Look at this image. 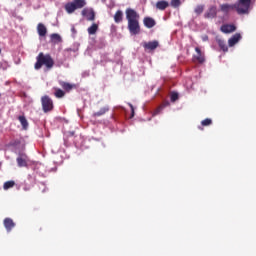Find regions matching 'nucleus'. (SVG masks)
<instances>
[{
  "instance_id": "nucleus-1",
  "label": "nucleus",
  "mask_w": 256,
  "mask_h": 256,
  "mask_svg": "<svg viewBox=\"0 0 256 256\" xmlns=\"http://www.w3.org/2000/svg\"><path fill=\"white\" fill-rule=\"evenodd\" d=\"M126 19L128 21V31L130 35H139L141 33V25L139 24V13L133 8L126 9Z\"/></svg>"
},
{
  "instance_id": "nucleus-2",
  "label": "nucleus",
  "mask_w": 256,
  "mask_h": 256,
  "mask_svg": "<svg viewBox=\"0 0 256 256\" xmlns=\"http://www.w3.org/2000/svg\"><path fill=\"white\" fill-rule=\"evenodd\" d=\"M43 65L48 69H53V66L55 65V61L51 57V54H45L43 52H40L38 56L36 57V63L34 64V69L36 71H39Z\"/></svg>"
},
{
  "instance_id": "nucleus-3",
  "label": "nucleus",
  "mask_w": 256,
  "mask_h": 256,
  "mask_svg": "<svg viewBox=\"0 0 256 256\" xmlns=\"http://www.w3.org/2000/svg\"><path fill=\"white\" fill-rule=\"evenodd\" d=\"M87 5L85 0H73V2H68L65 4V11L69 14L75 13L77 9H83Z\"/></svg>"
},
{
  "instance_id": "nucleus-4",
  "label": "nucleus",
  "mask_w": 256,
  "mask_h": 256,
  "mask_svg": "<svg viewBox=\"0 0 256 256\" xmlns=\"http://www.w3.org/2000/svg\"><path fill=\"white\" fill-rule=\"evenodd\" d=\"M41 103H42V110L45 113H51V111L54 109L53 100L51 99V97L47 95L42 96Z\"/></svg>"
},
{
  "instance_id": "nucleus-5",
  "label": "nucleus",
  "mask_w": 256,
  "mask_h": 256,
  "mask_svg": "<svg viewBox=\"0 0 256 256\" xmlns=\"http://www.w3.org/2000/svg\"><path fill=\"white\" fill-rule=\"evenodd\" d=\"M196 55L193 56V61L196 63L203 64L205 62V54L201 51V48H195Z\"/></svg>"
},
{
  "instance_id": "nucleus-6",
  "label": "nucleus",
  "mask_w": 256,
  "mask_h": 256,
  "mask_svg": "<svg viewBox=\"0 0 256 256\" xmlns=\"http://www.w3.org/2000/svg\"><path fill=\"white\" fill-rule=\"evenodd\" d=\"M142 47L145 49V51H155V49L159 47V41L154 40L150 42H144Z\"/></svg>"
},
{
  "instance_id": "nucleus-7",
  "label": "nucleus",
  "mask_w": 256,
  "mask_h": 256,
  "mask_svg": "<svg viewBox=\"0 0 256 256\" xmlns=\"http://www.w3.org/2000/svg\"><path fill=\"white\" fill-rule=\"evenodd\" d=\"M217 17V6H210L204 13V19H215Z\"/></svg>"
},
{
  "instance_id": "nucleus-8",
  "label": "nucleus",
  "mask_w": 256,
  "mask_h": 256,
  "mask_svg": "<svg viewBox=\"0 0 256 256\" xmlns=\"http://www.w3.org/2000/svg\"><path fill=\"white\" fill-rule=\"evenodd\" d=\"M82 15L86 17L87 21H95V11H93V9L84 8Z\"/></svg>"
},
{
  "instance_id": "nucleus-9",
  "label": "nucleus",
  "mask_w": 256,
  "mask_h": 256,
  "mask_svg": "<svg viewBox=\"0 0 256 256\" xmlns=\"http://www.w3.org/2000/svg\"><path fill=\"white\" fill-rule=\"evenodd\" d=\"M220 31H222V33H235V31H237V26H235L234 24H223L220 28Z\"/></svg>"
},
{
  "instance_id": "nucleus-10",
  "label": "nucleus",
  "mask_w": 256,
  "mask_h": 256,
  "mask_svg": "<svg viewBox=\"0 0 256 256\" xmlns=\"http://www.w3.org/2000/svg\"><path fill=\"white\" fill-rule=\"evenodd\" d=\"M59 85L62 87V89H64V91H66V93L73 91V89H77V85L65 81H60Z\"/></svg>"
},
{
  "instance_id": "nucleus-11",
  "label": "nucleus",
  "mask_w": 256,
  "mask_h": 256,
  "mask_svg": "<svg viewBox=\"0 0 256 256\" xmlns=\"http://www.w3.org/2000/svg\"><path fill=\"white\" fill-rule=\"evenodd\" d=\"M235 10V5L233 4H221L220 5V11L224 13V15H227L231 13V11Z\"/></svg>"
},
{
  "instance_id": "nucleus-12",
  "label": "nucleus",
  "mask_w": 256,
  "mask_h": 256,
  "mask_svg": "<svg viewBox=\"0 0 256 256\" xmlns=\"http://www.w3.org/2000/svg\"><path fill=\"white\" fill-rule=\"evenodd\" d=\"M235 9H236L238 15H247V13H249V7H247L241 3H238V5L235 6Z\"/></svg>"
},
{
  "instance_id": "nucleus-13",
  "label": "nucleus",
  "mask_w": 256,
  "mask_h": 256,
  "mask_svg": "<svg viewBox=\"0 0 256 256\" xmlns=\"http://www.w3.org/2000/svg\"><path fill=\"white\" fill-rule=\"evenodd\" d=\"M241 40V34L236 33L234 34L229 40H228V45L229 47H234V45H237L239 41Z\"/></svg>"
},
{
  "instance_id": "nucleus-14",
  "label": "nucleus",
  "mask_w": 256,
  "mask_h": 256,
  "mask_svg": "<svg viewBox=\"0 0 256 256\" xmlns=\"http://www.w3.org/2000/svg\"><path fill=\"white\" fill-rule=\"evenodd\" d=\"M143 23L147 27V29H153V27H155V25H157V23L155 22V19H153L151 17H145L143 19Z\"/></svg>"
},
{
  "instance_id": "nucleus-15",
  "label": "nucleus",
  "mask_w": 256,
  "mask_h": 256,
  "mask_svg": "<svg viewBox=\"0 0 256 256\" xmlns=\"http://www.w3.org/2000/svg\"><path fill=\"white\" fill-rule=\"evenodd\" d=\"M167 7H169V2L167 0H160L156 2V9H158V11H165Z\"/></svg>"
},
{
  "instance_id": "nucleus-16",
  "label": "nucleus",
  "mask_w": 256,
  "mask_h": 256,
  "mask_svg": "<svg viewBox=\"0 0 256 256\" xmlns=\"http://www.w3.org/2000/svg\"><path fill=\"white\" fill-rule=\"evenodd\" d=\"M109 112V106H104L102 107L98 112H94L92 114V117L97 118V117H103L105 113Z\"/></svg>"
},
{
  "instance_id": "nucleus-17",
  "label": "nucleus",
  "mask_w": 256,
  "mask_h": 256,
  "mask_svg": "<svg viewBox=\"0 0 256 256\" xmlns=\"http://www.w3.org/2000/svg\"><path fill=\"white\" fill-rule=\"evenodd\" d=\"M37 32L39 37H45V35H47V27H45L43 23H39L37 26Z\"/></svg>"
},
{
  "instance_id": "nucleus-18",
  "label": "nucleus",
  "mask_w": 256,
  "mask_h": 256,
  "mask_svg": "<svg viewBox=\"0 0 256 256\" xmlns=\"http://www.w3.org/2000/svg\"><path fill=\"white\" fill-rule=\"evenodd\" d=\"M18 121L21 123L22 129H24V131H27V129H29V122L27 121V118L25 116H18Z\"/></svg>"
},
{
  "instance_id": "nucleus-19",
  "label": "nucleus",
  "mask_w": 256,
  "mask_h": 256,
  "mask_svg": "<svg viewBox=\"0 0 256 256\" xmlns=\"http://www.w3.org/2000/svg\"><path fill=\"white\" fill-rule=\"evenodd\" d=\"M4 226H5V229H6L7 231H11V229H12L13 227H15V223L13 222L12 219L6 218V219L4 220Z\"/></svg>"
},
{
  "instance_id": "nucleus-20",
  "label": "nucleus",
  "mask_w": 256,
  "mask_h": 256,
  "mask_svg": "<svg viewBox=\"0 0 256 256\" xmlns=\"http://www.w3.org/2000/svg\"><path fill=\"white\" fill-rule=\"evenodd\" d=\"M114 21L115 23H122L123 22V11L117 10L114 14Z\"/></svg>"
},
{
  "instance_id": "nucleus-21",
  "label": "nucleus",
  "mask_w": 256,
  "mask_h": 256,
  "mask_svg": "<svg viewBox=\"0 0 256 256\" xmlns=\"http://www.w3.org/2000/svg\"><path fill=\"white\" fill-rule=\"evenodd\" d=\"M99 30V25L93 23L89 28H88V34L89 35H95L97 31Z\"/></svg>"
},
{
  "instance_id": "nucleus-22",
  "label": "nucleus",
  "mask_w": 256,
  "mask_h": 256,
  "mask_svg": "<svg viewBox=\"0 0 256 256\" xmlns=\"http://www.w3.org/2000/svg\"><path fill=\"white\" fill-rule=\"evenodd\" d=\"M217 43L220 47V49H222L224 51V53H227L229 51V47H227V44L224 42V40H217Z\"/></svg>"
},
{
  "instance_id": "nucleus-23",
  "label": "nucleus",
  "mask_w": 256,
  "mask_h": 256,
  "mask_svg": "<svg viewBox=\"0 0 256 256\" xmlns=\"http://www.w3.org/2000/svg\"><path fill=\"white\" fill-rule=\"evenodd\" d=\"M169 102H164L162 105H160L153 113V115H159L165 109V107H168Z\"/></svg>"
},
{
  "instance_id": "nucleus-24",
  "label": "nucleus",
  "mask_w": 256,
  "mask_h": 256,
  "mask_svg": "<svg viewBox=\"0 0 256 256\" xmlns=\"http://www.w3.org/2000/svg\"><path fill=\"white\" fill-rule=\"evenodd\" d=\"M54 95H55V97H57V99H61V98L65 97V91H63L59 88H56Z\"/></svg>"
},
{
  "instance_id": "nucleus-25",
  "label": "nucleus",
  "mask_w": 256,
  "mask_h": 256,
  "mask_svg": "<svg viewBox=\"0 0 256 256\" xmlns=\"http://www.w3.org/2000/svg\"><path fill=\"white\" fill-rule=\"evenodd\" d=\"M203 11H205V6L204 5H198L194 9V12L196 13V15H201V13H203Z\"/></svg>"
},
{
  "instance_id": "nucleus-26",
  "label": "nucleus",
  "mask_w": 256,
  "mask_h": 256,
  "mask_svg": "<svg viewBox=\"0 0 256 256\" xmlns=\"http://www.w3.org/2000/svg\"><path fill=\"white\" fill-rule=\"evenodd\" d=\"M212 123H213V120H211V118H206L201 121L202 127H209V125H211Z\"/></svg>"
},
{
  "instance_id": "nucleus-27",
  "label": "nucleus",
  "mask_w": 256,
  "mask_h": 256,
  "mask_svg": "<svg viewBox=\"0 0 256 256\" xmlns=\"http://www.w3.org/2000/svg\"><path fill=\"white\" fill-rule=\"evenodd\" d=\"M170 5L174 9H177V7H181V0H171Z\"/></svg>"
},
{
  "instance_id": "nucleus-28",
  "label": "nucleus",
  "mask_w": 256,
  "mask_h": 256,
  "mask_svg": "<svg viewBox=\"0 0 256 256\" xmlns=\"http://www.w3.org/2000/svg\"><path fill=\"white\" fill-rule=\"evenodd\" d=\"M52 41H55L56 43H61V35L59 34H51Z\"/></svg>"
},
{
  "instance_id": "nucleus-29",
  "label": "nucleus",
  "mask_w": 256,
  "mask_h": 256,
  "mask_svg": "<svg viewBox=\"0 0 256 256\" xmlns=\"http://www.w3.org/2000/svg\"><path fill=\"white\" fill-rule=\"evenodd\" d=\"M15 186V182L13 181H8V182H5L4 183V189L5 191H7V189H11V187H14Z\"/></svg>"
},
{
  "instance_id": "nucleus-30",
  "label": "nucleus",
  "mask_w": 256,
  "mask_h": 256,
  "mask_svg": "<svg viewBox=\"0 0 256 256\" xmlns=\"http://www.w3.org/2000/svg\"><path fill=\"white\" fill-rule=\"evenodd\" d=\"M170 99H171L172 103H175V101H177V99H179V94L177 92H172Z\"/></svg>"
},
{
  "instance_id": "nucleus-31",
  "label": "nucleus",
  "mask_w": 256,
  "mask_h": 256,
  "mask_svg": "<svg viewBox=\"0 0 256 256\" xmlns=\"http://www.w3.org/2000/svg\"><path fill=\"white\" fill-rule=\"evenodd\" d=\"M239 3L244 5L245 7H251V0H239Z\"/></svg>"
},
{
  "instance_id": "nucleus-32",
  "label": "nucleus",
  "mask_w": 256,
  "mask_h": 256,
  "mask_svg": "<svg viewBox=\"0 0 256 256\" xmlns=\"http://www.w3.org/2000/svg\"><path fill=\"white\" fill-rule=\"evenodd\" d=\"M27 159V155L20 154L19 157L16 159V161H25Z\"/></svg>"
},
{
  "instance_id": "nucleus-33",
  "label": "nucleus",
  "mask_w": 256,
  "mask_h": 256,
  "mask_svg": "<svg viewBox=\"0 0 256 256\" xmlns=\"http://www.w3.org/2000/svg\"><path fill=\"white\" fill-rule=\"evenodd\" d=\"M18 167H27V161H18Z\"/></svg>"
},
{
  "instance_id": "nucleus-34",
  "label": "nucleus",
  "mask_w": 256,
  "mask_h": 256,
  "mask_svg": "<svg viewBox=\"0 0 256 256\" xmlns=\"http://www.w3.org/2000/svg\"><path fill=\"white\" fill-rule=\"evenodd\" d=\"M130 107H131V111H132V117H134V115H135V109L133 108V104H130Z\"/></svg>"
},
{
  "instance_id": "nucleus-35",
  "label": "nucleus",
  "mask_w": 256,
  "mask_h": 256,
  "mask_svg": "<svg viewBox=\"0 0 256 256\" xmlns=\"http://www.w3.org/2000/svg\"><path fill=\"white\" fill-rule=\"evenodd\" d=\"M73 33H75V27L72 28Z\"/></svg>"
},
{
  "instance_id": "nucleus-36",
  "label": "nucleus",
  "mask_w": 256,
  "mask_h": 256,
  "mask_svg": "<svg viewBox=\"0 0 256 256\" xmlns=\"http://www.w3.org/2000/svg\"><path fill=\"white\" fill-rule=\"evenodd\" d=\"M198 129H201V131H203V128L201 126H199Z\"/></svg>"
},
{
  "instance_id": "nucleus-37",
  "label": "nucleus",
  "mask_w": 256,
  "mask_h": 256,
  "mask_svg": "<svg viewBox=\"0 0 256 256\" xmlns=\"http://www.w3.org/2000/svg\"><path fill=\"white\" fill-rule=\"evenodd\" d=\"M1 51H2V50H1V48H0V55H1Z\"/></svg>"
}]
</instances>
